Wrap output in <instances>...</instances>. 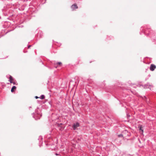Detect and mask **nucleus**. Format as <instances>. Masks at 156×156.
<instances>
[{
  "label": "nucleus",
  "instance_id": "10",
  "mask_svg": "<svg viewBox=\"0 0 156 156\" xmlns=\"http://www.w3.org/2000/svg\"><path fill=\"white\" fill-rule=\"evenodd\" d=\"M62 124H58V127H61V126L62 125Z\"/></svg>",
  "mask_w": 156,
  "mask_h": 156
},
{
  "label": "nucleus",
  "instance_id": "6",
  "mask_svg": "<svg viewBox=\"0 0 156 156\" xmlns=\"http://www.w3.org/2000/svg\"><path fill=\"white\" fill-rule=\"evenodd\" d=\"M139 129L140 130H141L142 132V133H143V129H142V126L141 125L139 127Z\"/></svg>",
  "mask_w": 156,
  "mask_h": 156
},
{
  "label": "nucleus",
  "instance_id": "2",
  "mask_svg": "<svg viewBox=\"0 0 156 156\" xmlns=\"http://www.w3.org/2000/svg\"><path fill=\"white\" fill-rule=\"evenodd\" d=\"M78 8V6L76 4H73L71 6V8L73 10H74L75 9H77Z\"/></svg>",
  "mask_w": 156,
  "mask_h": 156
},
{
  "label": "nucleus",
  "instance_id": "3",
  "mask_svg": "<svg viewBox=\"0 0 156 156\" xmlns=\"http://www.w3.org/2000/svg\"><path fill=\"white\" fill-rule=\"evenodd\" d=\"M79 126V124L78 123H76V124H74L73 126L74 129H75L76 128Z\"/></svg>",
  "mask_w": 156,
  "mask_h": 156
},
{
  "label": "nucleus",
  "instance_id": "8",
  "mask_svg": "<svg viewBox=\"0 0 156 156\" xmlns=\"http://www.w3.org/2000/svg\"><path fill=\"white\" fill-rule=\"evenodd\" d=\"M118 136L119 137H123V135L122 134H119L118 135Z\"/></svg>",
  "mask_w": 156,
  "mask_h": 156
},
{
  "label": "nucleus",
  "instance_id": "4",
  "mask_svg": "<svg viewBox=\"0 0 156 156\" xmlns=\"http://www.w3.org/2000/svg\"><path fill=\"white\" fill-rule=\"evenodd\" d=\"M9 81L11 83H12L14 81V79L11 76H9Z\"/></svg>",
  "mask_w": 156,
  "mask_h": 156
},
{
  "label": "nucleus",
  "instance_id": "12",
  "mask_svg": "<svg viewBox=\"0 0 156 156\" xmlns=\"http://www.w3.org/2000/svg\"><path fill=\"white\" fill-rule=\"evenodd\" d=\"M12 83L13 84H16V82L14 81Z\"/></svg>",
  "mask_w": 156,
  "mask_h": 156
},
{
  "label": "nucleus",
  "instance_id": "5",
  "mask_svg": "<svg viewBox=\"0 0 156 156\" xmlns=\"http://www.w3.org/2000/svg\"><path fill=\"white\" fill-rule=\"evenodd\" d=\"M16 87L15 86H13L12 88L11 89V91L12 92H13L14 91V90H16Z\"/></svg>",
  "mask_w": 156,
  "mask_h": 156
},
{
  "label": "nucleus",
  "instance_id": "1",
  "mask_svg": "<svg viewBox=\"0 0 156 156\" xmlns=\"http://www.w3.org/2000/svg\"><path fill=\"white\" fill-rule=\"evenodd\" d=\"M156 68V66L154 65L153 64H151L150 66V69L151 71H153Z\"/></svg>",
  "mask_w": 156,
  "mask_h": 156
},
{
  "label": "nucleus",
  "instance_id": "13",
  "mask_svg": "<svg viewBox=\"0 0 156 156\" xmlns=\"http://www.w3.org/2000/svg\"><path fill=\"white\" fill-rule=\"evenodd\" d=\"M35 98H36V99H37V98H40L39 97H38L37 96H36L35 97Z\"/></svg>",
  "mask_w": 156,
  "mask_h": 156
},
{
  "label": "nucleus",
  "instance_id": "9",
  "mask_svg": "<svg viewBox=\"0 0 156 156\" xmlns=\"http://www.w3.org/2000/svg\"><path fill=\"white\" fill-rule=\"evenodd\" d=\"M57 64L61 65L62 64V63L61 62H58L57 63Z\"/></svg>",
  "mask_w": 156,
  "mask_h": 156
},
{
  "label": "nucleus",
  "instance_id": "11",
  "mask_svg": "<svg viewBox=\"0 0 156 156\" xmlns=\"http://www.w3.org/2000/svg\"><path fill=\"white\" fill-rule=\"evenodd\" d=\"M63 129V128L62 127H61V128H59V129L61 130H62Z\"/></svg>",
  "mask_w": 156,
  "mask_h": 156
},
{
  "label": "nucleus",
  "instance_id": "14",
  "mask_svg": "<svg viewBox=\"0 0 156 156\" xmlns=\"http://www.w3.org/2000/svg\"><path fill=\"white\" fill-rule=\"evenodd\" d=\"M30 47V46H29L28 48H29Z\"/></svg>",
  "mask_w": 156,
  "mask_h": 156
},
{
  "label": "nucleus",
  "instance_id": "7",
  "mask_svg": "<svg viewBox=\"0 0 156 156\" xmlns=\"http://www.w3.org/2000/svg\"><path fill=\"white\" fill-rule=\"evenodd\" d=\"M44 95H42L41 96V97L40 98H41V99H44Z\"/></svg>",
  "mask_w": 156,
  "mask_h": 156
}]
</instances>
